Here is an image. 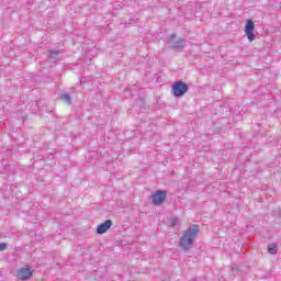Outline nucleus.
<instances>
[{"mask_svg":"<svg viewBox=\"0 0 281 281\" xmlns=\"http://www.w3.org/2000/svg\"><path fill=\"white\" fill-rule=\"evenodd\" d=\"M196 234H199V225H193L188 231H186L180 238L179 245L181 249H183L184 251L192 249V245H194V238H196Z\"/></svg>","mask_w":281,"mask_h":281,"instance_id":"nucleus-1","label":"nucleus"},{"mask_svg":"<svg viewBox=\"0 0 281 281\" xmlns=\"http://www.w3.org/2000/svg\"><path fill=\"white\" fill-rule=\"evenodd\" d=\"M188 85L183 81H177L171 87V92L175 98H181L183 94L188 93Z\"/></svg>","mask_w":281,"mask_h":281,"instance_id":"nucleus-2","label":"nucleus"},{"mask_svg":"<svg viewBox=\"0 0 281 281\" xmlns=\"http://www.w3.org/2000/svg\"><path fill=\"white\" fill-rule=\"evenodd\" d=\"M13 276L18 278V280H30L32 276H34V270L30 267L18 269Z\"/></svg>","mask_w":281,"mask_h":281,"instance_id":"nucleus-3","label":"nucleus"},{"mask_svg":"<svg viewBox=\"0 0 281 281\" xmlns=\"http://www.w3.org/2000/svg\"><path fill=\"white\" fill-rule=\"evenodd\" d=\"M254 30H256V25L254 24V21L247 20L245 32L250 43H252V41H256V35L254 34Z\"/></svg>","mask_w":281,"mask_h":281,"instance_id":"nucleus-4","label":"nucleus"},{"mask_svg":"<svg viewBox=\"0 0 281 281\" xmlns=\"http://www.w3.org/2000/svg\"><path fill=\"white\" fill-rule=\"evenodd\" d=\"M167 193L166 191H157L153 195V203L154 205H161L164 201H166Z\"/></svg>","mask_w":281,"mask_h":281,"instance_id":"nucleus-5","label":"nucleus"},{"mask_svg":"<svg viewBox=\"0 0 281 281\" xmlns=\"http://www.w3.org/2000/svg\"><path fill=\"white\" fill-rule=\"evenodd\" d=\"M113 226V222L111 220H106L104 223L100 224L97 227V234H106L109 229Z\"/></svg>","mask_w":281,"mask_h":281,"instance_id":"nucleus-6","label":"nucleus"},{"mask_svg":"<svg viewBox=\"0 0 281 281\" xmlns=\"http://www.w3.org/2000/svg\"><path fill=\"white\" fill-rule=\"evenodd\" d=\"M170 44H171V47H173L175 49H179V48L183 47V40L179 38L178 41H175V35H171Z\"/></svg>","mask_w":281,"mask_h":281,"instance_id":"nucleus-7","label":"nucleus"},{"mask_svg":"<svg viewBox=\"0 0 281 281\" xmlns=\"http://www.w3.org/2000/svg\"><path fill=\"white\" fill-rule=\"evenodd\" d=\"M59 54H60V52H58V50H49L48 58L50 60H53L54 63H56V60H58V55Z\"/></svg>","mask_w":281,"mask_h":281,"instance_id":"nucleus-8","label":"nucleus"},{"mask_svg":"<svg viewBox=\"0 0 281 281\" xmlns=\"http://www.w3.org/2000/svg\"><path fill=\"white\" fill-rule=\"evenodd\" d=\"M60 100H63L64 102H66V104H71V95L64 93L60 95Z\"/></svg>","mask_w":281,"mask_h":281,"instance_id":"nucleus-9","label":"nucleus"},{"mask_svg":"<svg viewBox=\"0 0 281 281\" xmlns=\"http://www.w3.org/2000/svg\"><path fill=\"white\" fill-rule=\"evenodd\" d=\"M268 251H269V254H277V249H276V245H270L269 247H268Z\"/></svg>","mask_w":281,"mask_h":281,"instance_id":"nucleus-10","label":"nucleus"},{"mask_svg":"<svg viewBox=\"0 0 281 281\" xmlns=\"http://www.w3.org/2000/svg\"><path fill=\"white\" fill-rule=\"evenodd\" d=\"M7 247H8V244L0 243V251H5Z\"/></svg>","mask_w":281,"mask_h":281,"instance_id":"nucleus-11","label":"nucleus"},{"mask_svg":"<svg viewBox=\"0 0 281 281\" xmlns=\"http://www.w3.org/2000/svg\"><path fill=\"white\" fill-rule=\"evenodd\" d=\"M172 225H177V218L172 220Z\"/></svg>","mask_w":281,"mask_h":281,"instance_id":"nucleus-12","label":"nucleus"}]
</instances>
